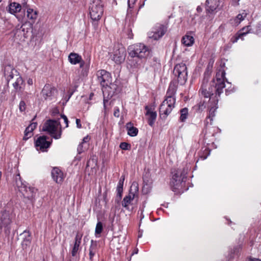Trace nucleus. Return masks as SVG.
Masks as SVG:
<instances>
[{"label":"nucleus","instance_id":"1","mask_svg":"<svg viewBox=\"0 0 261 261\" xmlns=\"http://www.w3.org/2000/svg\"><path fill=\"white\" fill-rule=\"evenodd\" d=\"M225 72L221 68L216 73L215 77L213 79L209 85L207 84L208 79L205 77L203 79L199 94L204 98H209V113L204 120V127L202 134L206 136L209 129H218L217 127L212 126L213 118L215 116V111L218 109L219 97L223 92L225 87Z\"/></svg>","mask_w":261,"mask_h":261},{"label":"nucleus","instance_id":"2","mask_svg":"<svg viewBox=\"0 0 261 261\" xmlns=\"http://www.w3.org/2000/svg\"><path fill=\"white\" fill-rule=\"evenodd\" d=\"M176 90V85L174 82H171L167 90L166 98L160 107V114L161 117L163 118H166L175 107L176 101L175 95Z\"/></svg>","mask_w":261,"mask_h":261},{"label":"nucleus","instance_id":"3","mask_svg":"<svg viewBox=\"0 0 261 261\" xmlns=\"http://www.w3.org/2000/svg\"><path fill=\"white\" fill-rule=\"evenodd\" d=\"M189 171L188 167H184L182 170L178 169L173 175L170 181V186L172 191L176 192L183 191V187L185 186L187 174Z\"/></svg>","mask_w":261,"mask_h":261},{"label":"nucleus","instance_id":"4","mask_svg":"<svg viewBox=\"0 0 261 261\" xmlns=\"http://www.w3.org/2000/svg\"><path fill=\"white\" fill-rule=\"evenodd\" d=\"M128 54L132 58L146 59L150 55V49L143 43H137L129 46Z\"/></svg>","mask_w":261,"mask_h":261},{"label":"nucleus","instance_id":"5","mask_svg":"<svg viewBox=\"0 0 261 261\" xmlns=\"http://www.w3.org/2000/svg\"><path fill=\"white\" fill-rule=\"evenodd\" d=\"M60 122L57 120H48L43 125L42 130L47 132L54 139H59L61 137V128L58 131Z\"/></svg>","mask_w":261,"mask_h":261},{"label":"nucleus","instance_id":"6","mask_svg":"<svg viewBox=\"0 0 261 261\" xmlns=\"http://www.w3.org/2000/svg\"><path fill=\"white\" fill-rule=\"evenodd\" d=\"M89 14L93 21L99 20L103 14V4L101 0H92L89 7Z\"/></svg>","mask_w":261,"mask_h":261},{"label":"nucleus","instance_id":"7","mask_svg":"<svg viewBox=\"0 0 261 261\" xmlns=\"http://www.w3.org/2000/svg\"><path fill=\"white\" fill-rule=\"evenodd\" d=\"M173 74L177 77L179 84L180 85L185 84L187 80V71L186 64L180 63L176 65L174 68Z\"/></svg>","mask_w":261,"mask_h":261},{"label":"nucleus","instance_id":"8","mask_svg":"<svg viewBox=\"0 0 261 261\" xmlns=\"http://www.w3.org/2000/svg\"><path fill=\"white\" fill-rule=\"evenodd\" d=\"M11 219L9 211L5 210L2 212L0 219V230L4 231L6 235H9L11 231Z\"/></svg>","mask_w":261,"mask_h":261},{"label":"nucleus","instance_id":"9","mask_svg":"<svg viewBox=\"0 0 261 261\" xmlns=\"http://www.w3.org/2000/svg\"><path fill=\"white\" fill-rule=\"evenodd\" d=\"M139 188L138 184L133 182L130 188L129 194L125 196L122 201V205L126 209L129 208V205L134 199L136 195H137Z\"/></svg>","mask_w":261,"mask_h":261},{"label":"nucleus","instance_id":"10","mask_svg":"<svg viewBox=\"0 0 261 261\" xmlns=\"http://www.w3.org/2000/svg\"><path fill=\"white\" fill-rule=\"evenodd\" d=\"M167 31L166 25L158 24L153 28L152 31L148 32V37L154 40H158L165 35Z\"/></svg>","mask_w":261,"mask_h":261},{"label":"nucleus","instance_id":"11","mask_svg":"<svg viewBox=\"0 0 261 261\" xmlns=\"http://www.w3.org/2000/svg\"><path fill=\"white\" fill-rule=\"evenodd\" d=\"M98 82L103 88L106 89L111 84V74L105 70H100L97 72Z\"/></svg>","mask_w":261,"mask_h":261},{"label":"nucleus","instance_id":"12","mask_svg":"<svg viewBox=\"0 0 261 261\" xmlns=\"http://www.w3.org/2000/svg\"><path fill=\"white\" fill-rule=\"evenodd\" d=\"M18 190L21 193L24 198L29 200H32L34 198L37 191V189L35 188L28 186L25 184Z\"/></svg>","mask_w":261,"mask_h":261},{"label":"nucleus","instance_id":"13","mask_svg":"<svg viewBox=\"0 0 261 261\" xmlns=\"http://www.w3.org/2000/svg\"><path fill=\"white\" fill-rule=\"evenodd\" d=\"M126 54L125 48L122 46H119L114 50L112 60L116 64H121L124 61Z\"/></svg>","mask_w":261,"mask_h":261},{"label":"nucleus","instance_id":"14","mask_svg":"<svg viewBox=\"0 0 261 261\" xmlns=\"http://www.w3.org/2000/svg\"><path fill=\"white\" fill-rule=\"evenodd\" d=\"M56 89L49 84H45L43 88L41 94L45 100H51L55 97Z\"/></svg>","mask_w":261,"mask_h":261},{"label":"nucleus","instance_id":"15","mask_svg":"<svg viewBox=\"0 0 261 261\" xmlns=\"http://www.w3.org/2000/svg\"><path fill=\"white\" fill-rule=\"evenodd\" d=\"M50 145V142L46 141V137L44 136H40L35 142L36 149L42 152L45 151Z\"/></svg>","mask_w":261,"mask_h":261},{"label":"nucleus","instance_id":"16","mask_svg":"<svg viewBox=\"0 0 261 261\" xmlns=\"http://www.w3.org/2000/svg\"><path fill=\"white\" fill-rule=\"evenodd\" d=\"M219 0H206L205 2V9L207 13H212L219 9Z\"/></svg>","mask_w":261,"mask_h":261},{"label":"nucleus","instance_id":"17","mask_svg":"<svg viewBox=\"0 0 261 261\" xmlns=\"http://www.w3.org/2000/svg\"><path fill=\"white\" fill-rule=\"evenodd\" d=\"M4 76L8 83L14 75L18 76L17 71L11 65H6L4 70Z\"/></svg>","mask_w":261,"mask_h":261},{"label":"nucleus","instance_id":"18","mask_svg":"<svg viewBox=\"0 0 261 261\" xmlns=\"http://www.w3.org/2000/svg\"><path fill=\"white\" fill-rule=\"evenodd\" d=\"M249 28L250 26H247L243 28L235 35L233 36L231 38V42L233 43H234L237 42L239 39L243 40V37L250 33V29Z\"/></svg>","mask_w":261,"mask_h":261},{"label":"nucleus","instance_id":"19","mask_svg":"<svg viewBox=\"0 0 261 261\" xmlns=\"http://www.w3.org/2000/svg\"><path fill=\"white\" fill-rule=\"evenodd\" d=\"M51 176L54 181L58 184L62 182L64 174L62 171L58 168H54L51 171Z\"/></svg>","mask_w":261,"mask_h":261},{"label":"nucleus","instance_id":"20","mask_svg":"<svg viewBox=\"0 0 261 261\" xmlns=\"http://www.w3.org/2000/svg\"><path fill=\"white\" fill-rule=\"evenodd\" d=\"M21 9V5L16 2H11L9 3L7 10L9 13L11 14L15 15L16 13L19 12Z\"/></svg>","mask_w":261,"mask_h":261},{"label":"nucleus","instance_id":"21","mask_svg":"<svg viewBox=\"0 0 261 261\" xmlns=\"http://www.w3.org/2000/svg\"><path fill=\"white\" fill-rule=\"evenodd\" d=\"M23 237V240L21 244L23 249L27 248L31 243V232L27 230H25L23 232L20 234Z\"/></svg>","mask_w":261,"mask_h":261},{"label":"nucleus","instance_id":"22","mask_svg":"<svg viewBox=\"0 0 261 261\" xmlns=\"http://www.w3.org/2000/svg\"><path fill=\"white\" fill-rule=\"evenodd\" d=\"M27 33L28 31H25L23 25H22L19 29H17L15 31L14 37L16 39L24 41L25 39L27 37Z\"/></svg>","mask_w":261,"mask_h":261},{"label":"nucleus","instance_id":"23","mask_svg":"<svg viewBox=\"0 0 261 261\" xmlns=\"http://www.w3.org/2000/svg\"><path fill=\"white\" fill-rule=\"evenodd\" d=\"M145 109L147 110L146 115L147 116L148 123L150 126H153L156 120L157 114L155 112L151 111L147 107H146Z\"/></svg>","mask_w":261,"mask_h":261},{"label":"nucleus","instance_id":"24","mask_svg":"<svg viewBox=\"0 0 261 261\" xmlns=\"http://www.w3.org/2000/svg\"><path fill=\"white\" fill-rule=\"evenodd\" d=\"M37 124L36 122H33L30 124L26 128L24 131V136L23 137L24 140H28L32 136V132L34 129L37 127Z\"/></svg>","mask_w":261,"mask_h":261},{"label":"nucleus","instance_id":"25","mask_svg":"<svg viewBox=\"0 0 261 261\" xmlns=\"http://www.w3.org/2000/svg\"><path fill=\"white\" fill-rule=\"evenodd\" d=\"M82 57L74 53H70L68 56L69 62L73 65H76L82 61Z\"/></svg>","mask_w":261,"mask_h":261},{"label":"nucleus","instance_id":"26","mask_svg":"<svg viewBox=\"0 0 261 261\" xmlns=\"http://www.w3.org/2000/svg\"><path fill=\"white\" fill-rule=\"evenodd\" d=\"M247 14L245 11H243L241 13H239L233 19H232L231 23L234 25H238L246 17Z\"/></svg>","mask_w":261,"mask_h":261},{"label":"nucleus","instance_id":"27","mask_svg":"<svg viewBox=\"0 0 261 261\" xmlns=\"http://www.w3.org/2000/svg\"><path fill=\"white\" fill-rule=\"evenodd\" d=\"M97 251V245L96 242L93 240L91 241V245L89 247V259L92 261L93 256L95 255Z\"/></svg>","mask_w":261,"mask_h":261},{"label":"nucleus","instance_id":"28","mask_svg":"<svg viewBox=\"0 0 261 261\" xmlns=\"http://www.w3.org/2000/svg\"><path fill=\"white\" fill-rule=\"evenodd\" d=\"M144 185L142 188V192L144 194L149 193L152 189V181L151 180H146L145 177L143 178Z\"/></svg>","mask_w":261,"mask_h":261},{"label":"nucleus","instance_id":"29","mask_svg":"<svg viewBox=\"0 0 261 261\" xmlns=\"http://www.w3.org/2000/svg\"><path fill=\"white\" fill-rule=\"evenodd\" d=\"M126 127L128 135L132 137H135L137 135L138 130L136 127H135L132 125L131 122L127 123L126 125Z\"/></svg>","mask_w":261,"mask_h":261},{"label":"nucleus","instance_id":"30","mask_svg":"<svg viewBox=\"0 0 261 261\" xmlns=\"http://www.w3.org/2000/svg\"><path fill=\"white\" fill-rule=\"evenodd\" d=\"M124 181V176H122L119 180L117 186V197H119L122 198V195L123 193V186Z\"/></svg>","mask_w":261,"mask_h":261},{"label":"nucleus","instance_id":"31","mask_svg":"<svg viewBox=\"0 0 261 261\" xmlns=\"http://www.w3.org/2000/svg\"><path fill=\"white\" fill-rule=\"evenodd\" d=\"M27 13L28 18L31 20L32 22H34L38 16L37 11L32 8H28L27 10Z\"/></svg>","mask_w":261,"mask_h":261},{"label":"nucleus","instance_id":"32","mask_svg":"<svg viewBox=\"0 0 261 261\" xmlns=\"http://www.w3.org/2000/svg\"><path fill=\"white\" fill-rule=\"evenodd\" d=\"M182 43L186 46H190L193 45L194 42V38L190 35H186L184 36L181 40Z\"/></svg>","mask_w":261,"mask_h":261},{"label":"nucleus","instance_id":"33","mask_svg":"<svg viewBox=\"0 0 261 261\" xmlns=\"http://www.w3.org/2000/svg\"><path fill=\"white\" fill-rule=\"evenodd\" d=\"M14 182L15 185L17 188V189H19L22 186H23L25 184L21 180V178L19 172L17 173L14 177Z\"/></svg>","mask_w":261,"mask_h":261},{"label":"nucleus","instance_id":"34","mask_svg":"<svg viewBox=\"0 0 261 261\" xmlns=\"http://www.w3.org/2000/svg\"><path fill=\"white\" fill-rule=\"evenodd\" d=\"M23 83V81L22 78L20 76H18L15 82L13 84V86L16 90L20 91L21 88V85Z\"/></svg>","mask_w":261,"mask_h":261},{"label":"nucleus","instance_id":"35","mask_svg":"<svg viewBox=\"0 0 261 261\" xmlns=\"http://www.w3.org/2000/svg\"><path fill=\"white\" fill-rule=\"evenodd\" d=\"M205 108V102L201 100L198 103L193 107V109L197 112H202Z\"/></svg>","mask_w":261,"mask_h":261},{"label":"nucleus","instance_id":"36","mask_svg":"<svg viewBox=\"0 0 261 261\" xmlns=\"http://www.w3.org/2000/svg\"><path fill=\"white\" fill-rule=\"evenodd\" d=\"M180 120L181 121L184 122L187 118L188 115V109L186 108H183L180 110Z\"/></svg>","mask_w":261,"mask_h":261},{"label":"nucleus","instance_id":"37","mask_svg":"<svg viewBox=\"0 0 261 261\" xmlns=\"http://www.w3.org/2000/svg\"><path fill=\"white\" fill-rule=\"evenodd\" d=\"M81 244L74 242L73 247L71 250V255L72 256H75L80 248Z\"/></svg>","mask_w":261,"mask_h":261},{"label":"nucleus","instance_id":"38","mask_svg":"<svg viewBox=\"0 0 261 261\" xmlns=\"http://www.w3.org/2000/svg\"><path fill=\"white\" fill-rule=\"evenodd\" d=\"M137 0H128L127 1V5H128V9H127V13H132V10L134 7V5L136 4V2Z\"/></svg>","mask_w":261,"mask_h":261},{"label":"nucleus","instance_id":"39","mask_svg":"<svg viewBox=\"0 0 261 261\" xmlns=\"http://www.w3.org/2000/svg\"><path fill=\"white\" fill-rule=\"evenodd\" d=\"M103 226L101 222H98L95 228V233L100 234L102 230Z\"/></svg>","mask_w":261,"mask_h":261},{"label":"nucleus","instance_id":"40","mask_svg":"<svg viewBox=\"0 0 261 261\" xmlns=\"http://www.w3.org/2000/svg\"><path fill=\"white\" fill-rule=\"evenodd\" d=\"M120 148L123 150H128L130 147V146L129 144L126 142H122L120 143Z\"/></svg>","mask_w":261,"mask_h":261},{"label":"nucleus","instance_id":"41","mask_svg":"<svg viewBox=\"0 0 261 261\" xmlns=\"http://www.w3.org/2000/svg\"><path fill=\"white\" fill-rule=\"evenodd\" d=\"M217 129H209L207 130V134L206 136L204 135L205 139H207L210 136H214L215 134L216 133Z\"/></svg>","mask_w":261,"mask_h":261},{"label":"nucleus","instance_id":"42","mask_svg":"<svg viewBox=\"0 0 261 261\" xmlns=\"http://www.w3.org/2000/svg\"><path fill=\"white\" fill-rule=\"evenodd\" d=\"M82 237H83V234L81 233H80L79 232H77L76 234L75 239H74V242L81 244Z\"/></svg>","mask_w":261,"mask_h":261},{"label":"nucleus","instance_id":"43","mask_svg":"<svg viewBox=\"0 0 261 261\" xmlns=\"http://www.w3.org/2000/svg\"><path fill=\"white\" fill-rule=\"evenodd\" d=\"M19 109L20 112H23L25 110V103L24 101H20L19 105Z\"/></svg>","mask_w":261,"mask_h":261},{"label":"nucleus","instance_id":"44","mask_svg":"<svg viewBox=\"0 0 261 261\" xmlns=\"http://www.w3.org/2000/svg\"><path fill=\"white\" fill-rule=\"evenodd\" d=\"M61 117L63 119L65 123L66 124L65 127H68V120L67 117L64 114L61 115Z\"/></svg>","mask_w":261,"mask_h":261},{"label":"nucleus","instance_id":"45","mask_svg":"<svg viewBox=\"0 0 261 261\" xmlns=\"http://www.w3.org/2000/svg\"><path fill=\"white\" fill-rule=\"evenodd\" d=\"M114 116L116 117H119V109L118 108H115L114 112Z\"/></svg>","mask_w":261,"mask_h":261},{"label":"nucleus","instance_id":"46","mask_svg":"<svg viewBox=\"0 0 261 261\" xmlns=\"http://www.w3.org/2000/svg\"><path fill=\"white\" fill-rule=\"evenodd\" d=\"M77 151L79 154L81 153L83 151V144L81 143L79 145L77 148Z\"/></svg>","mask_w":261,"mask_h":261},{"label":"nucleus","instance_id":"47","mask_svg":"<svg viewBox=\"0 0 261 261\" xmlns=\"http://www.w3.org/2000/svg\"><path fill=\"white\" fill-rule=\"evenodd\" d=\"M76 127L78 128H81L82 126V124L81 123V120L80 119H76Z\"/></svg>","mask_w":261,"mask_h":261},{"label":"nucleus","instance_id":"48","mask_svg":"<svg viewBox=\"0 0 261 261\" xmlns=\"http://www.w3.org/2000/svg\"><path fill=\"white\" fill-rule=\"evenodd\" d=\"M90 139V138L88 136H87L83 138L82 143L84 144L85 143H87V142H89Z\"/></svg>","mask_w":261,"mask_h":261},{"label":"nucleus","instance_id":"49","mask_svg":"<svg viewBox=\"0 0 261 261\" xmlns=\"http://www.w3.org/2000/svg\"><path fill=\"white\" fill-rule=\"evenodd\" d=\"M21 5V8L23 7V8H24L27 9H28L29 8H28V5L27 4V3L26 2H24L23 3H22V5Z\"/></svg>","mask_w":261,"mask_h":261},{"label":"nucleus","instance_id":"50","mask_svg":"<svg viewBox=\"0 0 261 261\" xmlns=\"http://www.w3.org/2000/svg\"><path fill=\"white\" fill-rule=\"evenodd\" d=\"M248 261H261L259 258L250 257Z\"/></svg>","mask_w":261,"mask_h":261},{"label":"nucleus","instance_id":"51","mask_svg":"<svg viewBox=\"0 0 261 261\" xmlns=\"http://www.w3.org/2000/svg\"><path fill=\"white\" fill-rule=\"evenodd\" d=\"M27 83L29 85H32L33 84V79H29L27 81Z\"/></svg>","mask_w":261,"mask_h":261},{"label":"nucleus","instance_id":"52","mask_svg":"<svg viewBox=\"0 0 261 261\" xmlns=\"http://www.w3.org/2000/svg\"><path fill=\"white\" fill-rule=\"evenodd\" d=\"M257 34L259 35L261 34V25L258 26L257 29L256 30Z\"/></svg>","mask_w":261,"mask_h":261},{"label":"nucleus","instance_id":"53","mask_svg":"<svg viewBox=\"0 0 261 261\" xmlns=\"http://www.w3.org/2000/svg\"><path fill=\"white\" fill-rule=\"evenodd\" d=\"M79 63L80 64V68H83L85 65V62L82 59V61Z\"/></svg>","mask_w":261,"mask_h":261},{"label":"nucleus","instance_id":"54","mask_svg":"<svg viewBox=\"0 0 261 261\" xmlns=\"http://www.w3.org/2000/svg\"><path fill=\"white\" fill-rule=\"evenodd\" d=\"M233 5H238V3L240 0H231Z\"/></svg>","mask_w":261,"mask_h":261},{"label":"nucleus","instance_id":"55","mask_svg":"<svg viewBox=\"0 0 261 261\" xmlns=\"http://www.w3.org/2000/svg\"><path fill=\"white\" fill-rule=\"evenodd\" d=\"M121 199V198L116 196L115 198V202L118 203L120 201Z\"/></svg>","mask_w":261,"mask_h":261},{"label":"nucleus","instance_id":"56","mask_svg":"<svg viewBox=\"0 0 261 261\" xmlns=\"http://www.w3.org/2000/svg\"><path fill=\"white\" fill-rule=\"evenodd\" d=\"M197 11L198 12H201L202 11V8L200 6H199L197 8Z\"/></svg>","mask_w":261,"mask_h":261},{"label":"nucleus","instance_id":"57","mask_svg":"<svg viewBox=\"0 0 261 261\" xmlns=\"http://www.w3.org/2000/svg\"><path fill=\"white\" fill-rule=\"evenodd\" d=\"M59 113L58 110L57 109H54V110H53V113L54 114H56V113Z\"/></svg>","mask_w":261,"mask_h":261},{"label":"nucleus","instance_id":"58","mask_svg":"<svg viewBox=\"0 0 261 261\" xmlns=\"http://www.w3.org/2000/svg\"><path fill=\"white\" fill-rule=\"evenodd\" d=\"M107 101V100H105V99H103V106H104V108H106V102Z\"/></svg>","mask_w":261,"mask_h":261},{"label":"nucleus","instance_id":"59","mask_svg":"<svg viewBox=\"0 0 261 261\" xmlns=\"http://www.w3.org/2000/svg\"><path fill=\"white\" fill-rule=\"evenodd\" d=\"M93 93H91L90 95V98H91V97H92V96H93Z\"/></svg>","mask_w":261,"mask_h":261},{"label":"nucleus","instance_id":"60","mask_svg":"<svg viewBox=\"0 0 261 261\" xmlns=\"http://www.w3.org/2000/svg\"><path fill=\"white\" fill-rule=\"evenodd\" d=\"M213 62H212V64H213ZM210 66L212 67V65H210V63H208V67H209Z\"/></svg>","mask_w":261,"mask_h":261},{"label":"nucleus","instance_id":"61","mask_svg":"<svg viewBox=\"0 0 261 261\" xmlns=\"http://www.w3.org/2000/svg\"><path fill=\"white\" fill-rule=\"evenodd\" d=\"M128 38L131 39V38H132V36L130 35L129 34L128 35Z\"/></svg>","mask_w":261,"mask_h":261},{"label":"nucleus","instance_id":"62","mask_svg":"<svg viewBox=\"0 0 261 261\" xmlns=\"http://www.w3.org/2000/svg\"><path fill=\"white\" fill-rule=\"evenodd\" d=\"M137 252H138V250L135 251V253H137Z\"/></svg>","mask_w":261,"mask_h":261},{"label":"nucleus","instance_id":"63","mask_svg":"<svg viewBox=\"0 0 261 261\" xmlns=\"http://www.w3.org/2000/svg\"><path fill=\"white\" fill-rule=\"evenodd\" d=\"M137 252H138V250L135 251V253H137Z\"/></svg>","mask_w":261,"mask_h":261},{"label":"nucleus","instance_id":"64","mask_svg":"<svg viewBox=\"0 0 261 261\" xmlns=\"http://www.w3.org/2000/svg\"><path fill=\"white\" fill-rule=\"evenodd\" d=\"M137 252H138V250L135 251V253H137Z\"/></svg>","mask_w":261,"mask_h":261}]
</instances>
